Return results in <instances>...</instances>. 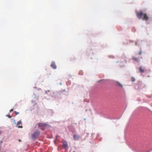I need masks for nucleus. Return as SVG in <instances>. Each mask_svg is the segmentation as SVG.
<instances>
[{"instance_id":"412c9836","label":"nucleus","mask_w":152,"mask_h":152,"mask_svg":"<svg viewBox=\"0 0 152 152\" xmlns=\"http://www.w3.org/2000/svg\"><path fill=\"white\" fill-rule=\"evenodd\" d=\"M18 141H19V142H21V140H20V139H19V140H18Z\"/></svg>"},{"instance_id":"7ed1b4c3","label":"nucleus","mask_w":152,"mask_h":152,"mask_svg":"<svg viewBox=\"0 0 152 152\" xmlns=\"http://www.w3.org/2000/svg\"><path fill=\"white\" fill-rule=\"evenodd\" d=\"M40 134V132L38 130L35 131L33 134H31L32 139L34 140L38 138Z\"/></svg>"},{"instance_id":"5701e85b","label":"nucleus","mask_w":152,"mask_h":152,"mask_svg":"<svg viewBox=\"0 0 152 152\" xmlns=\"http://www.w3.org/2000/svg\"><path fill=\"white\" fill-rule=\"evenodd\" d=\"M38 90H41V88H38Z\"/></svg>"},{"instance_id":"a878e982","label":"nucleus","mask_w":152,"mask_h":152,"mask_svg":"<svg viewBox=\"0 0 152 152\" xmlns=\"http://www.w3.org/2000/svg\"><path fill=\"white\" fill-rule=\"evenodd\" d=\"M99 134H97V136H99Z\"/></svg>"},{"instance_id":"b1692460","label":"nucleus","mask_w":152,"mask_h":152,"mask_svg":"<svg viewBox=\"0 0 152 152\" xmlns=\"http://www.w3.org/2000/svg\"><path fill=\"white\" fill-rule=\"evenodd\" d=\"M103 80H100V81H99V82H100V81H103Z\"/></svg>"},{"instance_id":"423d86ee","label":"nucleus","mask_w":152,"mask_h":152,"mask_svg":"<svg viewBox=\"0 0 152 152\" xmlns=\"http://www.w3.org/2000/svg\"><path fill=\"white\" fill-rule=\"evenodd\" d=\"M62 146L65 148H67L68 147V145L67 142L66 141H64L62 144Z\"/></svg>"},{"instance_id":"f3484780","label":"nucleus","mask_w":152,"mask_h":152,"mask_svg":"<svg viewBox=\"0 0 152 152\" xmlns=\"http://www.w3.org/2000/svg\"><path fill=\"white\" fill-rule=\"evenodd\" d=\"M14 112L16 114V115L19 114V112H17L16 111H15Z\"/></svg>"},{"instance_id":"bb28decb","label":"nucleus","mask_w":152,"mask_h":152,"mask_svg":"<svg viewBox=\"0 0 152 152\" xmlns=\"http://www.w3.org/2000/svg\"><path fill=\"white\" fill-rule=\"evenodd\" d=\"M2 142V141L0 142V143H1Z\"/></svg>"},{"instance_id":"6ab92c4d","label":"nucleus","mask_w":152,"mask_h":152,"mask_svg":"<svg viewBox=\"0 0 152 152\" xmlns=\"http://www.w3.org/2000/svg\"><path fill=\"white\" fill-rule=\"evenodd\" d=\"M18 128H23V126H18Z\"/></svg>"},{"instance_id":"1a4fd4ad","label":"nucleus","mask_w":152,"mask_h":152,"mask_svg":"<svg viewBox=\"0 0 152 152\" xmlns=\"http://www.w3.org/2000/svg\"><path fill=\"white\" fill-rule=\"evenodd\" d=\"M132 58L133 60L137 62H138L139 61L138 59L135 57L133 56L132 57Z\"/></svg>"},{"instance_id":"a211bd4d","label":"nucleus","mask_w":152,"mask_h":152,"mask_svg":"<svg viewBox=\"0 0 152 152\" xmlns=\"http://www.w3.org/2000/svg\"><path fill=\"white\" fill-rule=\"evenodd\" d=\"M117 83L118 84V86H122L120 84V83H119V82H117Z\"/></svg>"},{"instance_id":"9b49d317","label":"nucleus","mask_w":152,"mask_h":152,"mask_svg":"<svg viewBox=\"0 0 152 152\" xmlns=\"http://www.w3.org/2000/svg\"><path fill=\"white\" fill-rule=\"evenodd\" d=\"M22 122L21 120L19 121L17 123V125H18L22 124Z\"/></svg>"},{"instance_id":"f257e3e1","label":"nucleus","mask_w":152,"mask_h":152,"mask_svg":"<svg viewBox=\"0 0 152 152\" xmlns=\"http://www.w3.org/2000/svg\"><path fill=\"white\" fill-rule=\"evenodd\" d=\"M45 94L50 95L52 97L54 98H58L60 97V96L62 92L65 95H68V91L65 89H62V91H55L48 90L45 91Z\"/></svg>"},{"instance_id":"c85d7f7f","label":"nucleus","mask_w":152,"mask_h":152,"mask_svg":"<svg viewBox=\"0 0 152 152\" xmlns=\"http://www.w3.org/2000/svg\"><path fill=\"white\" fill-rule=\"evenodd\" d=\"M84 120L85 121H86V118H84Z\"/></svg>"},{"instance_id":"cd10ccee","label":"nucleus","mask_w":152,"mask_h":152,"mask_svg":"<svg viewBox=\"0 0 152 152\" xmlns=\"http://www.w3.org/2000/svg\"><path fill=\"white\" fill-rule=\"evenodd\" d=\"M34 88H36V87H34Z\"/></svg>"},{"instance_id":"c756f323","label":"nucleus","mask_w":152,"mask_h":152,"mask_svg":"<svg viewBox=\"0 0 152 152\" xmlns=\"http://www.w3.org/2000/svg\"><path fill=\"white\" fill-rule=\"evenodd\" d=\"M121 88L123 86H120Z\"/></svg>"},{"instance_id":"393cba45","label":"nucleus","mask_w":152,"mask_h":152,"mask_svg":"<svg viewBox=\"0 0 152 152\" xmlns=\"http://www.w3.org/2000/svg\"><path fill=\"white\" fill-rule=\"evenodd\" d=\"M34 97H35V96H36L35 94H34Z\"/></svg>"},{"instance_id":"ddd939ff","label":"nucleus","mask_w":152,"mask_h":152,"mask_svg":"<svg viewBox=\"0 0 152 152\" xmlns=\"http://www.w3.org/2000/svg\"><path fill=\"white\" fill-rule=\"evenodd\" d=\"M135 88L136 90H138L140 88L139 86H135Z\"/></svg>"},{"instance_id":"7c9ffc66","label":"nucleus","mask_w":152,"mask_h":152,"mask_svg":"<svg viewBox=\"0 0 152 152\" xmlns=\"http://www.w3.org/2000/svg\"><path fill=\"white\" fill-rule=\"evenodd\" d=\"M69 88H67V90H68Z\"/></svg>"},{"instance_id":"9d476101","label":"nucleus","mask_w":152,"mask_h":152,"mask_svg":"<svg viewBox=\"0 0 152 152\" xmlns=\"http://www.w3.org/2000/svg\"><path fill=\"white\" fill-rule=\"evenodd\" d=\"M139 69L141 73H144V69H142L141 67H140L139 68Z\"/></svg>"},{"instance_id":"4468645a","label":"nucleus","mask_w":152,"mask_h":152,"mask_svg":"<svg viewBox=\"0 0 152 152\" xmlns=\"http://www.w3.org/2000/svg\"><path fill=\"white\" fill-rule=\"evenodd\" d=\"M49 110L51 111V114L52 115H53V114H54V112H53V110L52 109H50Z\"/></svg>"},{"instance_id":"4be33fe9","label":"nucleus","mask_w":152,"mask_h":152,"mask_svg":"<svg viewBox=\"0 0 152 152\" xmlns=\"http://www.w3.org/2000/svg\"><path fill=\"white\" fill-rule=\"evenodd\" d=\"M2 133L1 132V131L0 130V135L1 134V133Z\"/></svg>"},{"instance_id":"72a5a7b5","label":"nucleus","mask_w":152,"mask_h":152,"mask_svg":"<svg viewBox=\"0 0 152 152\" xmlns=\"http://www.w3.org/2000/svg\"><path fill=\"white\" fill-rule=\"evenodd\" d=\"M73 152H76L75 151H74Z\"/></svg>"},{"instance_id":"2eb2a0df","label":"nucleus","mask_w":152,"mask_h":152,"mask_svg":"<svg viewBox=\"0 0 152 152\" xmlns=\"http://www.w3.org/2000/svg\"><path fill=\"white\" fill-rule=\"evenodd\" d=\"M142 54V51H141L139 52V54L140 55H141Z\"/></svg>"},{"instance_id":"f03ea898","label":"nucleus","mask_w":152,"mask_h":152,"mask_svg":"<svg viewBox=\"0 0 152 152\" xmlns=\"http://www.w3.org/2000/svg\"><path fill=\"white\" fill-rule=\"evenodd\" d=\"M38 126L39 129L42 130H45L47 126H49V125L46 123H39L38 124Z\"/></svg>"},{"instance_id":"aec40b11","label":"nucleus","mask_w":152,"mask_h":152,"mask_svg":"<svg viewBox=\"0 0 152 152\" xmlns=\"http://www.w3.org/2000/svg\"><path fill=\"white\" fill-rule=\"evenodd\" d=\"M13 110V109H11V110H10V112H12V111Z\"/></svg>"},{"instance_id":"6e6552de","label":"nucleus","mask_w":152,"mask_h":152,"mask_svg":"<svg viewBox=\"0 0 152 152\" xmlns=\"http://www.w3.org/2000/svg\"><path fill=\"white\" fill-rule=\"evenodd\" d=\"M51 66L54 69H56L57 68L55 64V63L54 61H52V62Z\"/></svg>"},{"instance_id":"0eeeda50","label":"nucleus","mask_w":152,"mask_h":152,"mask_svg":"<svg viewBox=\"0 0 152 152\" xmlns=\"http://www.w3.org/2000/svg\"><path fill=\"white\" fill-rule=\"evenodd\" d=\"M148 18H149L146 14L145 13L143 14V18H142V19L143 20L147 21L148 19Z\"/></svg>"},{"instance_id":"473e14b6","label":"nucleus","mask_w":152,"mask_h":152,"mask_svg":"<svg viewBox=\"0 0 152 152\" xmlns=\"http://www.w3.org/2000/svg\"><path fill=\"white\" fill-rule=\"evenodd\" d=\"M86 111H87V110H86Z\"/></svg>"},{"instance_id":"2f4dec72","label":"nucleus","mask_w":152,"mask_h":152,"mask_svg":"<svg viewBox=\"0 0 152 152\" xmlns=\"http://www.w3.org/2000/svg\"><path fill=\"white\" fill-rule=\"evenodd\" d=\"M136 45H137V43H136Z\"/></svg>"},{"instance_id":"dca6fc26","label":"nucleus","mask_w":152,"mask_h":152,"mask_svg":"<svg viewBox=\"0 0 152 152\" xmlns=\"http://www.w3.org/2000/svg\"><path fill=\"white\" fill-rule=\"evenodd\" d=\"M6 116H7L9 118H11V116L10 115H6Z\"/></svg>"},{"instance_id":"f8f14e48","label":"nucleus","mask_w":152,"mask_h":152,"mask_svg":"<svg viewBox=\"0 0 152 152\" xmlns=\"http://www.w3.org/2000/svg\"><path fill=\"white\" fill-rule=\"evenodd\" d=\"M131 80L132 82H134L135 80V79L134 77H132V78H131Z\"/></svg>"},{"instance_id":"20e7f679","label":"nucleus","mask_w":152,"mask_h":152,"mask_svg":"<svg viewBox=\"0 0 152 152\" xmlns=\"http://www.w3.org/2000/svg\"><path fill=\"white\" fill-rule=\"evenodd\" d=\"M143 12H137V17L140 19L142 18V16L143 15Z\"/></svg>"},{"instance_id":"39448f33","label":"nucleus","mask_w":152,"mask_h":152,"mask_svg":"<svg viewBox=\"0 0 152 152\" xmlns=\"http://www.w3.org/2000/svg\"><path fill=\"white\" fill-rule=\"evenodd\" d=\"M73 137L75 140H78L79 139L80 136L77 134H74Z\"/></svg>"}]
</instances>
